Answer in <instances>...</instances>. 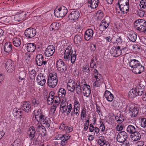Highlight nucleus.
Instances as JSON below:
<instances>
[{
	"label": "nucleus",
	"instance_id": "nucleus-33",
	"mask_svg": "<svg viewBox=\"0 0 146 146\" xmlns=\"http://www.w3.org/2000/svg\"><path fill=\"white\" fill-rule=\"evenodd\" d=\"M88 2L90 4L91 7L94 9L97 7L99 0H90L88 1Z\"/></svg>",
	"mask_w": 146,
	"mask_h": 146
},
{
	"label": "nucleus",
	"instance_id": "nucleus-8",
	"mask_svg": "<svg viewBox=\"0 0 146 146\" xmlns=\"http://www.w3.org/2000/svg\"><path fill=\"white\" fill-rule=\"evenodd\" d=\"M144 90L141 89L140 86L137 87L135 89H132L129 92L128 95L129 97L131 98H134L136 96H140L143 93Z\"/></svg>",
	"mask_w": 146,
	"mask_h": 146
},
{
	"label": "nucleus",
	"instance_id": "nucleus-47",
	"mask_svg": "<svg viewBox=\"0 0 146 146\" xmlns=\"http://www.w3.org/2000/svg\"><path fill=\"white\" fill-rule=\"evenodd\" d=\"M83 71L85 72L86 74H88L90 72L89 69V65L88 64H86L84 65L82 68Z\"/></svg>",
	"mask_w": 146,
	"mask_h": 146
},
{
	"label": "nucleus",
	"instance_id": "nucleus-28",
	"mask_svg": "<svg viewBox=\"0 0 146 146\" xmlns=\"http://www.w3.org/2000/svg\"><path fill=\"white\" fill-rule=\"evenodd\" d=\"M100 146H110L108 142L106 141L104 137L100 136L98 142Z\"/></svg>",
	"mask_w": 146,
	"mask_h": 146
},
{
	"label": "nucleus",
	"instance_id": "nucleus-61",
	"mask_svg": "<svg viewBox=\"0 0 146 146\" xmlns=\"http://www.w3.org/2000/svg\"><path fill=\"white\" fill-rule=\"evenodd\" d=\"M86 110L85 108H83L81 111V116L82 118L84 119L86 115Z\"/></svg>",
	"mask_w": 146,
	"mask_h": 146
},
{
	"label": "nucleus",
	"instance_id": "nucleus-24",
	"mask_svg": "<svg viewBox=\"0 0 146 146\" xmlns=\"http://www.w3.org/2000/svg\"><path fill=\"white\" fill-rule=\"evenodd\" d=\"M109 25V22L106 21L105 19L102 20L100 24L99 29L101 31H103L106 29Z\"/></svg>",
	"mask_w": 146,
	"mask_h": 146
},
{
	"label": "nucleus",
	"instance_id": "nucleus-31",
	"mask_svg": "<svg viewBox=\"0 0 146 146\" xmlns=\"http://www.w3.org/2000/svg\"><path fill=\"white\" fill-rule=\"evenodd\" d=\"M54 92H51L49 93L48 97H46L47 99V103L48 104H52L54 101Z\"/></svg>",
	"mask_w": 146,
	"mask_h": 146
},
{
	"label": "nucleus",
	"instance_id": "nucleus-18",
	"mask_svg": "<svg viewBox=\"0 0 146 146\" xmlns=\"http://www.w3.org/2000/svg\"><path fill=\"white\" fill-rule=\"evenodd\" d=\"M36 81L39 85L42 86L44 85L46 82L45 76L42 73L39 74L37 76Z\"/></svg>",
	"mask_w": 146,
	"mask_h": 146
},
{
	"label": "nucleus",
	"instance_id": "nucleus-21",
	"mask_svg": "<svg viewBox=\"0 0 146 146\" xmlns=\"http://www.w3.org/2000/svg\"><path fill=\"white\" fill-rule=\"evenodd\" d=\"M5 68L7 71L9 73L13 72L14 69V66L13 61L11 60H8L5 63Z\"/></svg>",
	"mask_w": 146,
	"mask_h": 146
},
{
	"label": "nucleus",
	"instance_id": "nucleus-46",
	"mask_svg": "<svg viewBox=\"0 0 146 146\" xmlns=\"http://www.w3.org/2000/svg\"><path fill=\"white\" fill-rule=\"evenodd\" d=\"M44 125L46 127L48 128L50 125L51 123L50 120L48 119L45 118L42 121Z\"/></svg>",
	"mask_w": 146,
	"mask_h": 146
},
{
	"label": "nucleus",
	"instance_id": "nucleus-20",
	"mask_svg": "<svg viewBox=\"0 0 146 146\" xmlns=\"http://www.w3.org/2000/svg\"><path fill=\"white\" fill-rule=\"evenodd\" d=\"M119 7L123 13H127L128 12L129 8V4L128 2H124L122 5H119Z\"/></svg>",
	"mask_w": 146,
	"mask_h": 146
},
{
	"label": "nucleus",
	"instance_id": "nucleus-12",
	"mask_svg": "<svg viewBox=\"0 0 146 146\" xmlns=\"http://www.w3.org/2000/svg\"><path fill=\"white\" fill-rule=\"evenodd\" d=\"M127 137V133L126 132L121 131L118 133L117 136V140L119 143H124L126 140Z\"/></svg>",
	"mask_w": 146,
	"mask_h": 146
},
{
	"label": "nucleus",
	"instance_id": "nucleus-35",
	"mask_svg": "<svg viewBox=\"0 0 146 146\" xmlns=\"http://www.w3.org/2000/svg\"><path fill=\"white\" fill-rule=\"evenodd\" d=\"M43 57L42 54H38L36 56V61L37 64L39 66L42 64Z\"/></svg>",
	"mask_w": 146,
	"mask_h": 146
},
{
	"label": "nucleus",
	"instance_id": "nucleus-56",
	"mask_svg": "<svg viewBox=\"0 0 146 146\" xmlns=\"http://www.w3.org/2000/svg\"><path fill=\"white\" fill-rule=\"evenodd\" d=\"M54 101L56 104L57 105H58L60 103V100L59 97L57 96H54Z\"/></svg>",
	"mask_w": 146,
	"mask_h": 146
},
{
	"label": "nucleus",
	"instance_id": "nucleus-29",
	"mask_svg": "<svg viewBox=\"0 0 146 146\" xmlns=\"http://www.w3.org/2000/svg\"><path fill=\"white\" fill-rule=\"evenodd\" d=\"M82 37L81 35H77L74 38V42L77 46L79 45L82 41Z\"/></svg>",
	"mask_w": 146,
	"mask_h": 146
},
{
	"label": "nucleus",
	"instance_id": "nucleus-51",
	"mask_svg": "<svg viewBox=\"0 0 146 146\" xmlns=\"http://www.w3.org/2000/svg\"><path fill=\"white\" fill-rule=\"evenodd\" d=\"M98 19L99 20H102L104 17V14L101 11H98L96 14Z\"/></svg>",
	"mask_w": 146,
	"mask_h": 146
},
{
	"label": "nucleus",
	"instance_id": "nucleus-59",
	"mask_svg": "<svg viewBox=\"0 0 146 146\" xmlns=\"http://www.w3.org/2000/svg\"><path fill=\"white\" fill-rule=\"evenodd\" d=\"M101 124L100 127V129L101 130V131L104 132L106 131L108 129H105V128L103 123L102 122L100 123Z\"/></svg>",
	"mask_w": 146,
	"mask_h": 146
},
{
	"label": "nucleus",
	"instance_id": "nucleus-43",
	"mask_svg": "<svg viewBox=\"0 0 146 146\" xmlns=\"http://www.w3.org/2000/svg\"><path fill=\"white\" fill-rule=\"evenodd\" d=\"M35 118L36 120L35 122V124H37V122H38L39 123H41L40 122L42 121L45 118L44 115L42 114L40 115L36 116Z\"/></svg>",
	"mask_w": 146,
	"mask_h": 146
},
{
	"label": "nucleus",
	"instance_id": "nucleus-1",
	"mask_svg": "<svg viewBox=\"0 0 146 146\" xmlns=\"http://www.w3.org/2000/svg\"><path fill=\"white\" fill-rule=\"evenodd\" d=\"M133 72L135 74H140L144 70V67L140 62L136 59L130 60L129 62Z\"/></svg>",
	"mask_w": 146,
	"mask_h": 146
},
{
	"label": "nucleus",
	"instance_id": "nucleus-39",
	"mask_svg": "<svg viewBox=\"0 0 146 146\" xmlns=\"http://www.w3.org/2000/svg\"><path fill=\"white\" fill-rule=\"evenodd\" d=\"M89 130L91 132L94 131V134L98 135L99 134L100 129L97 127H94L92 124H90Z\"/></svg>",
	"mask_w": 146,
	"mask_h": 146
},
{
	"label": "nucleus",
	"instance_id": "nucleus-2",
	"mask_svg": "<svg viewBox=\"0 0 146 146\" xmlns=\"http://www.w3.org/2000/svg\"><path fill=\"white\" fill-rule=\"evenodd\" d=\"M9 11L13 14H16L12 15L13 19L15 23L22 21L25 19L27 15L25 12L16 10H10Z\"/></svg>",
	"mask_w": 146,
	"mask_h": 146
},
{
	"label": "nucleus",
	"instance_id": "nucleus-52",
	"mask_svg": "<svg viewBox=\"0 0 146 146\" xmlns=\"http://www.w3.org/2000/svg\"><path fill=\"white\" fill-rule=\"evenodd\" d=\"M123 123H118L116 126V129L117 130L120 131L123 129Z\"/></svg>",
	"mask_w": 146,
	"mask_h": 146
},
{
	"label": "nucleus",
	"instance_id": "nucleus-13",
	"mask_svg": "<svg viewBox=\"0 0 146 146\" xmlns=\"http://www.w3.org/2000/svg\"><path fill=\"white\" fill-rule=\"evenodd\" d=\"M36 34V30L33 28L30 27L25 31V35L28 38H32L34 37Z\"/></svg>",
	"mask_w": 146,
	"mask_h": 146
},
{
	"label": "nucleus",
	"instance_id": "nucleus-6",
	"mask_svg": "<svg viewBox=\"0 0 146 146\" xmlns=\"http://www.w3.org/2000/svg\"><path fill=\"white\" fill-rule=\"evenodd\" d=\"M58 82V79L56 75L54 74H49L47 81L48 86L51 88H54Z\"/></svg>",
	"mask_w": 146,
	"mask_h": 146
},
{
	"label": "nucleus",
	"instance_id": "nucleus-45",
	"mask_svg": "<svg viewBox=\"0 0 146 146\" xmlns=\"http://www.w3.org/2000/svg\"><path fill=\"white\" fill-rule=\"evenodd\" d=\"M94 76L97 80H100L101 79V76L100 74H99L98 72V70L94 69Z\"/></svg>",
	"mask_w": 146,
	"mask_h": 146
},
{
	"label": "nucleus",
	"instance_id": "nucleus-44",
	"mask_svg": "<svg viewBox=\"0 0 146 146\" xmlns=\"http://www.w3.org/2000/svg\"><path fill=\"white\" fill-rule=\"evenodd\" d=\"M29 77L31 79H35L36 76V71L35 70L32 69L29 71Z\"/></svg>",
	"mask_w": 146,
	"mask_h": 146
},
{
	"label": "nucleus",
	"instance_id": "nucleus-48",
	"mask_svg": "<svg viewBox=\"0 0 146 146\" xmlns=\"http://www.w3.org/2000/svg\"><path fill=\"white\" fill-rule=\"evenodd\" d=\"M140 126L143 127H146V118L143 117L140 118Z\"/></svg>",
	"mask_w": 146,
	"mask_h": 146
},
{
	"label": "nucleus",
	"instance_id": "nucleus-10",
	"mask_svg": "<svg viewBox=\"0 0 146 146\" xmlns=\"http://www.w3.org/2000/svg\"><path fill=\"white\" fill-rule=\"evenodd\" d=\"M56 67L57 70L61 72H65L67 70L66 65L61 59H59L56 61Z\"/></svg>",
	"mask_w": 146,
	"mask_h": 146
},
{
	"label": "nucleus",
	"instance_id": "nucleus-32",
	"mask_svg": "<svg viewBox=\"0 0 146 146\" xmlns=\"http://www.w3.org/2000/svg\"><path fill=\"white\" fill-rule=\"evenodd\" d=\"M36 48V45L34 43H29L27 46V50L29 52H33Z\"/></svg>",
	"mask_w": 146,
	"mask_h": 146
},
{
	"label": "nucleus",
	"instance_id": "nucleus-11",
	"mask_svg": "<svg viewBox=\"0 0 146 146\" xmlns=\"http://www.w3.org/2000/svg\"><path fill=\"white\" fill-rule=\"evenodd\" d=\"M70 136L68 134H59L56 136L57 139L60 140V144L62 145H64L67 143V141L70 139Z\"/></svg>",
	"mask_w": 146,
	"mask_h": 146
},
{
	"label": "nucleus",
	"instance_id": "nucleus-34",
	"mask_svg": "<svg viewBox=\"0 0 146 146\" xmlns=\"http://www.w3.org/2000/svg\"><path fill=\"white\" fill-rule=\"evenodd\" d=\"M127 37L132 42H135L137 39V35L134 32H130L128 34Z\"/></svg>",
	"mask_w": 146,
	"mask_h": 146
},
{
	"label": "nucleus",
	"instance_id": "nucleus-38",
	"mask_svg": "<svg viewBox=\"0 0 146 146\" xmlns=\"http://www.w3.org/2000/svg\"><path fill=\"white\" fill-rule=\"evenodd\" d=\"M12 49V45L11 43L8 42L6 43L4 47V50L5 52L9 53L10 52Z\"/></svg>",
	"mask_w": 146,
	"mask_h": 146
},
{
	"label": "nucleus",
	"instance_id": "nucleus-57",
	"mask_svg": "<svg viewBox=\"0 0 146 146\" xmlns=\"http://www.w3.org/2000/svg\"><path fill=\"white\" fill-rule=\"evenodd\" d=\"M25 76V73L24 72L20 73L19 76V79L20 80H24Z\"/></svg>",
	"mask_w": 146,
	"mask_h": 146
},
{
	"label": "nucleus",
	"instance_id": "nucleus-23",
	"mask_svg": "<svg viewBox=\"0 0 146 146\" xmlns=\"http://www.w3.org/2000/svg\"><path fill=\"white\" fill-rule=\"evenodd\" d=\"M75 82L72 80H69L67 83V88L68 90L71 92L74 91L75 86H76Z\"/></svg>",
	"mask_w": 146,
	"mask_h": 146
},
{
	"label": "nucleus",
	"instance_id": "nucleus-55",
	"mask_svg": "<svg viewBox=\"0 0 146 146\" xmlns=\"http://www.w3.org/2000/svg\"><path fill=\"white\" fill-rule=\"evenodd\" d=\"M73 129V127L71 125L66 126L65 131L66 133H69L72 131Z\"/></svg>",
	"mask_w": 146,
	"mask_h": 146
},
{
	"label": "nucleus",
	"instance_id": "nucleus-7",
	"mask_svg": "<svg viewBox=\"0 0 146 146\" xmlns=\"http://www.w3.org/2000/svg\"><path fill=\"white\" fill-rule=\"evenodd\" d=\"M68 10L64 6L60 7L58 8H56L54 10V16L56 17H63L67 14Z\"/></svg>",
	"mask_w": 146,
	"mask_h": 146
},
{
	"label": "nucleus",
	"instance_id": "nucleus-14",
	"mask_svg": "<svg viewBox=\"0 0 146 146\" xmlns=\"http://www.w3.org/2000/svg\"><path fill=\"white\" fill-rule=\"evenodd\" d=\"M37 123V124H35L36 131L38 132L39 134L42 135H44L46 132L45 128L41 123H39L38 122Z\"/></svg>",
	"mask_w": 146,
	"mask_h": 146
},
{
	"label": "nucleus",
	"instance_id": "nucleus-15",
	"mask_svg": "<svg viewBox=\"0 0 146 146\" xmlns=\"http://www.w3.org/2000/svg\"><path fill=\"white\" fill-rule=\"evenodd\" d=\"M80 15L79 12L77 10L72 11L68 16L70 20L74 21L79 18Z\"/></svg>",
	"mask_w": 146,
	"mask_h": 146
},
{
	"label": "nucleus",
	"instance_id": "nucleus-40",
	"mask_svg": "<svg viewBox=\"0 0 146 146\" xmlns=\"http://www.w3.org/2000/svg\"><path fill=\"white\" fill-rule=\"evenodd\" d=\"M14 45L16 47H19L21 44V40L19 38L15 37L13 39Z\"/></svg>",
	"mask_w": 146,
	"mask_h": 146
},
{
	"label": "nucleus",
	"instance_id": "nucleus-27",
	"mask_svg": "<svg viewBox=\"0 0 146 146\" xmlns=\"http://www.w3.org/2000/svg\"><path fill=\"white\" fill-rule=\"evenodd\" d=\"M130 138L133 141H138L141 138V135L137 131H136L131 134Z\"/></svg>",
	"mask_w": 146,
	"mask_h": 146
},
{
	"label": "nucleus",
	"instance_id": "nucleus-50",
	"mask_svg": "<svg viewBox=\"0 0 146 146\" xmlns=\"http://www.w3.org/2000/svg\"><path fill=\"white\" fill-rule=\"evenodd\" d=\"M139 5L141 9H145L146 8V0H141L140 2Z\"/></svg>",
	"mask_w": 146,
	"mask_h": 146
},
{
	"label": "nucleus",
	"instance_id": "nucleus-58",
	"mask_svg": "<svg viewBox=\"0 0 146 146\" xmlns=\"http://www.w3.org/2000/svg\"><path fill=\"white\" fill-rule=\"evenodd\" d=\"M122 42V39L121 38V37H118L116 38V40L115 41H113L114 43L120 44Z\"/></svg>",
	"mask_w": 146,
	"mask_h": 146
},
{
	"label": "nucleus",
	"instance_id": "nucleus-17",
	"mask_svg": "<svg viewBox=\"0 0 146 146\" xmlns=\"http://www.w3.org/2000/svg\"><path fill=\"white\" fill-rule=\"evenodd\" d=\"M55 50V46L53 45H50L48 46L45 50V55L48 57L51 56L53 54Z\"/></svg>",
	"mask_w": 146,
	"mask_h": 146
},
{
	"label": "nucleus",
	"instance_id": "nucleus-26",
	"mask_svg": "<svg viewBox=\"0 0 146 146\" xmlns=\"http://www.w3.org/2000/svg\"><path fill=\"white\" fill-rule=\"evenodd\" d=\"M94 34L93 30L91 29H88L85 32L84 35V38L85 39L88 40L90 39L93 36Z\"/></svg>",
	"mask_w": 146,
	"mask_h": 146
},
{
	"label": "nucleus",
	"instance_id": "nucleus-42",
	"mask_svg": "<svg viewBox=\"0 0 146 146\" xmlns=\"http://www.w3.org/2000/svg\"><path fill=\"white\" fill-rule=\"evenodd\" d=\"M80 106H74L73 108V111L71 112L72 114L74 113L76 115L78 116L79 114V111L80 110Z\"/></svg>",
	"mask_w": 146,
	"mask_h": 146
},
{
	"label": "nucleus",
	"instance_id": "nucleus-30",
	"mask_svg": "<svg viewBox=\"0 0 146 146\" xmlns=\"http://www.w3.org/2000/svg\"><path fill=\"white\" fill-rule=\"evenodd\" d=\"M104 96L107 100L109 102H112L113 99V94L107 90H106L105 91Z\"/></svg>",
	"mask_w": 146,
	"mask_h": 146
},
{
	"label": "nucleus",
	"instance_id": "nucleus-16",
	"mask_svg": "<svg viewBox=\"0 0 146 146\" xmlns=\"http://www.w3.org/2000/svg\"><path fill=\"white\" fill-rule=\"evenodd\" d=\"M21 106L23 110L27 113L31 112L32 109L31 103L29 101L23 102Z\"/></svg>",
	"mask_w": 146,
	"mask_h": 146
},
{
	"label": "nucleus",
	"instance_id": "nucleus-54",
	"mask_svg": "<svg viewBox=\"0 0 146 146\" xmlns=\"http://www.w3.org/2000/svg\"><path fill=\"white\" fill-rule=\"evenodd\" d=\"M50 29L52 31L56 30L58 29V28L57 26V24L55 23H52L50 27Z\"/></svg>",
	"mask_w": 146,
	"mask_h": 146
},
{
	"label": "nucleus",
	"instance_id": "nucleus-62",
	"mask_svg": "<svg viewBox=\"0 0 146 146\" xmlns=\"http://www.w3.org/2000/svg\"><path fill=\"white\" fill-rule=\"evenodd\" d=\"M138 14L140 17L143 16L145 14V12L143 9H141V10L139 9L137 11Z\"/></svg>",
	"mask_w": 146,
	"mask_h": 146
},
{
	"label": "nucleus",
	"instance_id": "nucleus-64",
	"mask_svg": "<svg viewBox=\"0 0 146 146\" xmlns=\"http://www.w3.org/2000/svg\"><path fill=\"white\" fill-rule=\"evenodd\" d=\"M57 105H54V104L50 108V111L51 112H52L53 113H54L56 110V107H57Z\"/></svg>",
	"mask_w": 146,
	"mask_h": 146
},
{
	"label": "nucleus",
	"instance_id": "nucleus-37",
	"mask_svg": "<svg viewBox=\"0 0 146 146\" xmlns=\"http://www.w3.org/2000/svg\"><path fill=\"white\" fill-rule=\"evenodd\" d=\"M76 93L78 94H80L83 91L81 85H80V82L79 81H77L76 82Z\"/></svg>",
	"mask_w": 146,
	"mask_h": 146
},
{
	"label": "nucleus",
	"instance_id": "nucleus-19",
	"mask_svg": "<svg viewBox=\"0 0 146 146\" xmlns=\"http://www.w3.org/2000/svg\"><path fill=\"white\" fill-rule=\"evenodd\" d=\"M60 108L61 112L63 113L66 112L67 115L69 114L72 108V105L71 104L68 106L60 105Z\"/></svg>",
	"mask_w": 146,
	"mask_h": 146
},
{
	"label": "nucleus",
	"instance_id": "nucleus-25",
	"mask_svg": "<svg viewBox=\"0 0 146 146\" xmlns=\"http://www.w3.org/2000/svg\"><path fill=\"white\" fill-rule=\"evenodd\" d=\"M35 132V128L34 127L32 126L29 128V130L27 131V133L31 140H33L34 137Z\"/></svg>",
	"mask_w": 146,
	"mask_h": 146
},
{
	"label": "nucleus",
	"instance_id": "nucleus-22",
	"mask_svg": "<svg viewBox=\"0 0 146 146\" xmlns=\"http://www.w3.org/2000/svg\"><path fill=\"white\" fill-rule=\"evenodd\" d=\"M110 51L111 53L113 54L114 56H119L121 53L120 47L118 46L113 47Z\"/></svg>",
	"mask_w": 146,
	"mask_h": 146
},
{
	"label": "nucleus",
	"instance_id": "nucleus-36",
	"mask_svg": "<svg viewBox=\"0 0 146 146\" xmlns=\"http://www.w3.org/2000/svg\"><path fill=\"white\" fill-rule=\"evenodd\" d=\"M1 20L5 23H12L14 21L13 19L12 15L11 16L4 17L1 18Z\"/></svg>",
	"mask_w": 146,
	"mask_h": 146
},
{
	"label": "nucleus",
	"instance_id": "nucleus-3",
	"mask_svg": "<svg viewBox=\"0 0 146 146\" xmlns=\"http://www.w3.org/2000/svg\"><path fill=\"white\" fill-rule=\"evenodd\" d=\"M73 51L72 47L70 46H68L66 48L64 54V58L66 61L70 60L72 64L75 62L76 55L74 54H72Z\"/></svg>",
	"mask_w": 146,
	"mask_h": 146
},
{
	"label": "nucleus",
	"instance_id": "nucleus-63",
	"mask_svg": "<svg viewBox=\"0 0 146 146\" xmlns=\"http://www.w3.org/2000/svg\"><path fill=\"white\" fill-rule=\"evenodd\" d=\"M101 84V83L100 80H96V81H95L93 83V86L99 87Z\"/></svg>",
	"mask_w": 146,
	"mask_h": 146
},
{
	"label": "nucleus",
	"instance_id": "nucleus-60",
	"mask_svg": "<svg viewBox=\"0 0 146 146\" xmlns=\"http://www.w3.org/2000/svg\"><path fill=\"white\" fill-rule=\"evenodd\" d=\"M67 100L66 99V98H64V97H63L60 105H68V103Z\"/></svg>",
	"mask_w": 146,
	"mask_h": 146
},
{
	"label": "nucleus",
	"instance_id": "nucleus-4",
	"mask_svg": "<svg viewBox=\"0 0 146 146\" xmlns=\"http://www.w3.org/2000/svg\"><path fill=\"white\" fill-rule=\"evenodd\" d=\"M134 27L140 31L146 33V21L142 19L136 20L134 23Z\"/></svg>",
	"mask_w": 146,
	"mask_h": 146
},
{
	"label": "nucleus",
	"instance_id": "nucleus-41",
	"mask_svg": "<svg viewBox=\"0 0 146 146\" xmlns=\"http://www.w3.org/2000/svg\"><path fill=\"white\" fill-rule=\"evenodd\" d=\"M136 130L137 129L135 126L129 125L127 127L126 131L129 133L132 134L136 132Z\"/></svg>",
	"mask_w": 146,
	"mask_h": 146
},
{
	"label": "nucleus",
	"instance_id": "nucleus-53",
	"mask_svg": "<svg viewBox=\"0 0 146 146\" xmlns=\"http://www.w3.org/2000/svg\"><path fill=\"white\" fill-rule=\"evenodd\" d=\"M145 85L146 83L145 81L144 80L140 82L137 87H139V86H140V88L144 90L145 88Z\"/></svg>",
	"mask_w": 146,
	"mask_h": 146
},
{
	"label": "nucleus",
	"instance_id": "nucleus-5",
	"mask_svg": "<svg viewBox=\"0 0 146 146\" xmlns=\"http://www.w3.org/2000/svg\"><path fill=\"white\" fill-rule=\"evenodd\" d=\"M126 109L129 111V113L132 117L136 116L139 112V108L135 106L133 104L130 103L127 104Z\"/></svg>",
	"mask_w": 146,
	"mask_h": 146
},
{
	"label": "nucleus",
	"instance_id": "nucleus-49",
	"mask_svg": "<svg viewBox=\"0 0 146 146\" xmlns=\"http://www.w3.org/2000/svg\"><path fill=\"white\" fill-rule=\"evenodd\" d=\"M59 96L61 95L62 97H64L66 94V91L65 89L63 88H60L58 92Z\"/></svg>",
	"mask_w": 146,
	"mask_h": 146
},
{
	"label": "nucleus",
	"instance_id": "nucleus-9",
	"mask_svg": "<svg viewBox=\"0 0 146 146\" xmlns=\"http://www.w3.org/2000/svg\"><path fill=\"white\" fill-rule=\"evenodd\" d=\"M81 86L84 96L87 97H88L90 95L91 92L90 87L89 85L86 83L85 80L84 79H83L82 80Z\"/></svg>",
	"mask_w": 146,
	"mask_h": 146
}]
</instances>
